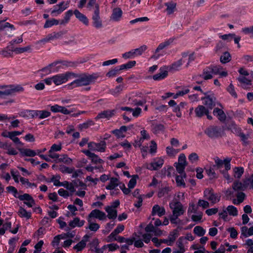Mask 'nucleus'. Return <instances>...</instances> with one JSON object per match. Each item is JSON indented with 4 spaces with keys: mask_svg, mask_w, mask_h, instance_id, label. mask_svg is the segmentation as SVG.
<instances>
[{
    "mask_svg": "<svg viewBox=\"0 0 253 253\" xmlns=\"http://www.w3.org/2000/svg\"><path fill=\"white\" fill-rule=\"evenodd\" d=\"M77 75L78 77H76L75 78H78V79L72 82L70 84V85H73L75 84V87L87 85L90 84L92 82H94L95 80H96L98 77V76L95 74H82Z\"/></svg>",
    "mask_w": 253,
    "mask_h": 253,
    "instance_id": "obj_1",
    "label": "nucleus"
},
{
    "mask_svg": "<svg viewBox=\"0 0 253 253\" xmlns=\"http://www.w3.org/2000/svg\"><path fill=\"white\" fill-rule=\"evenodd\" d=\"M204 133L211 139L221 137L224 133L223 129L219 126H210L204 130Z\"/></svg>",
    "mask_w": 253,
    "mask_h": 253,
    "instance_id": "obj_2",
    "label": "nucleus"
},
{
    "mask_svg": "<svg viewBox=\"0 0 253 253\" xmlns=\"http://www.w3.org/2000/svg\"><path fill=\"white\" fill-rule=\"evenodd\" d=\"M77 74L72 72H67L65 74H58L52 77L53 83L56 85H60L66 82L70 79L77 77Z\"/></svg>",
    "mask_w": 253,
    "mask_h": 253,
    "instance_id": "obj_3",
    "label": "nucleus"
},
{
    "mask_svg": "<svg viewBox=\"0 0 253 253\" xmlns=\"http://www.w3.org/2000/svg\"><path fill=\"white\" fill-rule=\"evenodd\" d=\"M204 197L212 204H214L220 201L221 196L219 194L214 193L212 189H206L204 192Z\"/></svg>",
    "mask_w": 253,
    "mask_h": 253,
    "instance_id": "obj_4",
    "label": "nucleus"
},
{
    "mask_svg": "<svg viewBox=\"0 0 253 253\" xmlns=\"http://www.w3.org/2000/svg\"><path fill=\"white\" fill-rule=\"evenodd\" d=\"M206 95L202 98V100L204 101V105L208 110H211L216 105V98L212 93L208 94V93H204Z\"/></svg>",
    "mask_w": 253,
    "mask_h": 253,
    "instance_id": "obj_5",
    "label": "nucleus"
},
{
    "mask_svg": "<svg viewBox=\"0 0 253 253\" xmlns=\"http://www.w3.org/2000/svg\"><path fill=\"white\" fill-rule=\"evenodd\" d=\"M214 160L215 164L214 166V167H216L217 169H220L224 166L226 171H228L230 169V162L231 158L227 157L225 158L223 160H222L218 157H215Z\"/></svg>",
    "mask_w": 253,
    "mask_h": 253,
    "instance_id": "obj_6",
    "label": "nucleus"
},
{
    "mask_svg": "<svg viewBox=\"0 0 253 253\" xmlns=\"http://www.w3.org/2000/svg\"><path fill=\"white\" fill-rule=\"evenodd\" d=\"M174 38H169L167 40H166L163 42L160 43L155 51V54L152 55L151 58L154 59H158L160 54H158V53L161 50H163L170 45L174 41Z\"/></svg>",
    "mask_w": 253,
    "mask_h": 253,
    "instance_id": "obj_7",
    "label": "nucleus"
},
{
    "mask_svg": "<svg viewBox=\"0 0 253 253\" xmlns=\"http://www.w3.org/2000/svg\"><path fill=\"white\" fill-rule=\"evenodd\" d=\"M92 19L93 20V25L95 28L98 29L102 27V21L99 16V8L98 4H95V10Z\"/></svg>",
    "mask_w": 253,
    "mask_h": 253,
    "instance_id": "obj_8",
    "label": "nucleus"
},
{
    "mask_svg": "<svg viewBox=\"0 0 253 253\" xmlns=\"http://www.w3.org/2000/svg\"><path fill=\"white\" fill-rule=\"evenodd\" d=\"M88 147L91 151L104 152L106 148V142L104 141H101L98 143L91 142L88 143Z\"/></svg>",
    "mask_w": 253,
    "mask_h": 253,
    "instance_id": "obj_9",
    "label": "nucleus"
},
{
    "mask_svg": "<svg viewBox=\"0 0 253 253\" xmlns=\"http://www.w3.org/2000/svg\"><path fill=\"white\" fill-rule=\"evenodd\" d=\"M169 207L173 210L172 213H175L178 216L184 213L183 206L179 202L170 203Z\"/></svg>",
    "mask_w": 253,
    "mask_h": 253,
    "instance_id": "obj_10",
    "label": "nucleus"
},
{
    "mask_svg": "<svg viewBox=\"0 0 253 253\" xmlns=\"http://www.w3.org/2000/svg\"><path fill=\"white\" fill-rule=\"evenodd\" d=\"M164 164V160L162 159H157L154 160L149 165H147V169L151 170H157L161 168Z\"/></svg>",
    "mask_w": 253,
    "mask_h": 253,
    "instance_id": "obj_11",
    "label": "nucleus"
},
{
    "mask_svg": "<svg viewBox=\"0 0 253 253\" xmlns=\"http://www.w3.org/2000/svg\"><path fill=\"white\" fill-rule=\"evenodd\" d=\"M115 110H107L103 111L99 113L97 116L95 118V119L97 121L100 119L106 118L109 119L112 117L115 113Z\"/></svg>",
    "mask_w": 253,
    "mask_h": 253,
    "instance_id": "obj_12",
    "label": "nucleus"
},
{
    "mask_svg": "<svg viewBox=\"0 0 253 253\" xmlns=\"http://www.w3.org/2000/svg\"><path fill=\"white\" fill-rule=\"evenodd\" d=\"M82 152L91 160L92 162L95 164H101L103 162V161L100 159L97 155L91 153L89 150H83Z\"/></svg>",
    "mask_w": 253,
    "mask_h": 253,
    "instance_id": "obj_13",
    "label": "nucleus"
},
{
    "mask_svg": "<svg viewBox=\"0 0 253 253\" xmlns=\"http://www.w3.org/2000/svg\"><path fill=\"white\" fill-rule=\"evenodd\" d=\"M50 111L53 113L60 112L65 115H68L71 113V111L68 110L65 107L57 104L50 106Z\"/></svg>",
    "mask_w": 253,
    "mask_h": 253,
    "instance_id": "obj_14",
    "label": "nucleus"
},
{
    "mask_svg": "<svg viewBox=\"0 0 253 253\" xmlns=\"http://www.w3.org/2000/svg\"><path fill=\"white\" fill-rule=\"evenodd\" d=\"M7 95L14 94L16 92H20L24 91V88L20 85H10L6 88Z\"/></svg>",
    "mask_w": 253,
    "mask_h": 253,
    "instance_id": "obj_15",
    "label": "nucleus"
},
{
    "mask_svg": "<svg viewBox=\"0 0 253 253\" xmlns=\"http://www.w3.org/2000/svg\"><path fill=\"white\" fill-rule=\"evenodd\" d=\"M196 116L201 118L207 113H209V110L203 105H199L195 109Z\"/></svg>",
    "mask_w": 253,
    "mask_h": 253,
    "instance_id": "obj_16",
    "label": "nucleus"
},
{
    "mask_svg": "<svg viewBox=\"0 0 253 253\" xmlns=\"http://www.w3.org/2000/svg\"><path fill=\"white\" fill-rule=\"evenodd\" d=\"M91 217H95L100 220H102L106 218V214L104 212L96 209L92 211L89 213L88 218L90 219Z\"/></svg>",
    "mask_w": 253,
    "mask_h": 253,
    "instance_id": "obj_17",
    "label": "nucleus"
},
{
    "mask_svg": "<svg viewBox=\"0 0 253 253\" xmlns=\"http://www.w3.org/2000/svg\"><path fill=\"white\" fill-rule=\"evenodd\" d=\"M182 65V59H179V60L174 62L170 66H169L167 67V69L170 72H173L175 71H177L179 70V68Z\"/></svg>",
    "mask_w": 253,
    "mask_h": 253,
    "instance_id": "obj_18",
    "label": "nucleus"
},
{
    "mask_svg": "<svg viewBox=\"0 0 253 253\" xmlns=\"http://www.w3.org/2000/svg\"><path fill=\"white\" fill-rule=\"evenodd\" d=\"M165 210L164 207H161L158 205L154 206L152 209V215H154L156 214L160 217L165 214Z\"/></svg>",
    "mask_w": 253,
    "mask_h": 253,
    "instance_id": "obj_19",
    "label": "nucleus"
},
{
    "mask_svg": "<svg viewBox=\"0 0 253 253\" xmlns=\"http://www.w3.org/2000/svg\"><path fill=\"white\" fill-rule=\"evenodd\" d=\"M74 14L76 17L84 24L85 25H87L88 24V20L87 17L84 14L81 13L78 10L75 9L74 11Z\"/></svg>",
    "mask_w": 253,
    "mask_h": 253,
    "instance_id": "obj_20",
    "label": "nucleus"
},
{
    "mask_svg": "<svg viewBox=\"0 0 253 253\" xmlns=\"http://www.w3.org/2000/svg\"><path fill=\"white\" fill-rule=\"evenodd\" d=\"M186 103L184 102H181L178 105L175 106L173 112L176 113L177 117L180 118L182 116V111L185 108Z\"/></svg>",
    "mask_w": 253,
    "mask_h": 253,
    "instance_id": "obj_21",
    "label": "nucleus"
},
{
    "mask_svg": "<svg viewBox=\"0 0 253 253\" xmlns=\"http://www.w3.org/2000/svg\"><path fill=\"white\" fill-rule=\"evenodd\" d=\"M17 149L23 156L34 157L36 155V153L34 150L30 149H23L21 148V147L19 148V147H17Z\"/></svg>",
    "mask_w": 253,
    "mask_h": 253,
    "instance_id": "obj_22",
    "label": "nucleus"
},
{
    "mask_svg": "<svg viewBox=\"0 0 253 253\" xmlns=\"http://www.w3.org/2000/svg\"><path fill=\"white\" fill-rule=\"evenodd\" d=\"M184 240V237H180L176 242V244L177 247L179 248V250L177 251H175L173 252V253H183L185 250L184 249V247L183 245V241Z\"/></svg>",
    "mask_w": 253,
    "mask_h": 253,
    "instance_id": "obj_23",
    "label": "nucleus"
},
{
    "mask_svg": "<svg viewBox=\"0 0 253 253\" xmlns=\"http://www.w3.org/2000/svg\"><path fill=\"white\" fill-rule=\"evenodd\" d=\"M167 6L166 11L168 14H171L176 10V3L173 1H169L165 3Z\"/></svg>",
    "mask_w": 253,
    "mask_h": 253,
    "instance_id": "obj_24",
    "label": "nucleus"
},
{
    "mask_svg": "<svg viewBox=\"0 0 253 253\" xmlns=\"http://www.w3.org/2000/svg\"><path fill=\"white\" fill-rule=\"evenodd\" d=\"M84 220H80L79 218L75 217L73 220L69 222V225L71 228H75L76 226L82 227L84 225Z\"/></svg>",
    "mask_w": 253,
    "mask_h": 253,
    "instance_id": "obj_25",
    "label": "nucleus"
},
{
    "mask_svg": "<svg viewBox=\"0 0 253 253\" xmlns=\"http://www.w3.org/2000/svg\"><path fill=\"white\" fill-rule=\"evenodd\" d=\"M232 188L235 191H242L246 190L243 183L239 180H235L232 184Z\"/></svg>",
    "mask_w": 253,
    "mask_h": 253,
    "instance_id": "obj_26",
    "label": "nucleus"
},
{
    "mask_svg": "<svg viewBox=\"0 0 253 253\" xmlns=\"http://www.w3.org/2000/svg\"><path fill=\"white\" fill-rule=\"evenodd\" d=\"M122 15V11L120 8H115L113 9L111 18L116 21L119 20Z\"/></svg>",
    "mask_w": 253,
    "mask_h": 253,
    "instance_id": "obj_27",
    "label": "nucleus"
},
{
    "mask_svg": "<svg viewBox=\"0 0 253 253\" xmlns=\"http://www.w3.org/2000/svg\"><path fill=\"white\" fill-rule=\"evenodd\" d=\"M213 114L214 116H216L218 119L222 121L225 120L226 116L224 112L220 109L215 108L213 111Z\"/></svg>",
    "mask_w": 253,
    "mask_h": 253,
    "instance_id": "obj_28",
    "label": "nucleus"
},
{
    "mask_svg": "<svg viewBox=\"0 0 253 253\" xmlns=\"http://www.w3.org/2000/svg\"><path fill=\"white\" fill-rule=\"evenodd\" d=\"M105 210L108 213L107 216L110 219H115L117 216V211L116 210L112 208V207H106Z\"/></svg>",
    "mask_w": 253,
    "mask_h": 253,
    "instance_id": "obj_29",
    "label": "nucleus"
},
{
    "mask_svg": "<svg viewBox=\"0 0 253 253\" xmlns=\"http://www.w3.org/2000/svg\"><path fill=\"white\" fill-rule=\"evenodd\" d=\"M178 231L176 229L173 230L170 233L168 237L169 240V246H171L175 241L176 238L178 237Z\"/></svg>",
    "mask_w": 253,
    "mask_h": 253,
    "instance_id": "obj_30",
    "label": "nucleus"
},
{
    "mask_svg": "<svg viewBox=\"0 0 253 253\" xmlns=\"http://www.w3.org/2000/svg\"><path fill=\"white\" fill-rule=\"evenodd\" d=\"M200 77L203 78L205 80L211 79L213 77L209 67L205 69L203 71V74L200 75Z\"/></svg>",
    "mask_w": 253,
    "mask_h": 253,
    "instance_id": "obj_31",
    "label": "nucleus"
},
{
    "mask_svg": "<svg viewBox=\"0 0 253 253\" xmlns=\"http://www.w3.org/2000/svg\"><path fill=\"white\" fill-rule=\"evenodd\" d=\"M8 136L17 145V147H19V148H20L23 146L24 144L11 131Z\"/></svg>",
    "mask_w": 253,
    "mask_h": 253,
    "instance_id": "obj_32",
    "label": "nucleus"
},
{
    "mask_svg": "<svg viewBox=\"0 0 253 253\" xmlns=\"http://www.w3.org/2000/svg\"><path fill=\"white\" fill-rule=\"evenodd\" d=\"M233 176L235 178L240 179L244 172L243 167H235L233 169Z\"/></svg>",
    "mask_w": 253,
    "mask_h": 253,
    "instance_id": "obj_33",
    "label": "nucleus"
},
{
    "mask_svg": "<svg viewBox=\"0 0 253 253\" xmlns=\"http://www.w3.org/2000/svg\"><path fill=\"white\" fill-rule=\"evenodd\" d=\"M231 60V56L230 54L227 52L225 51L223 52L222 55H221L220 57V61L223 64H225L230 61Z\"/></svg>",
    "mask_w": 253,
    "mask_h": 253,
    "instance_id": "obj_34",
    "label": "nucleus"
},
{
    "mask_svg": "<svg viewBox=\"0 0 253 253\" xmlns=\"http://www.w3.org/2000/svg\"><path fill=\"white\" fill-rule=\"evenodd\" d=\"M18 214L21 217H25L27 219H29L31 216V213L30 212H27L26 210L21 207L19 208Z\"/></svg>",
    "mask_w": 253,
    "mask_h": 253,
    "instance_id": "obj_35",
    "label": "nucleus"
},
{
    "mask_svg": "<svg viewBox=\"0 0 253 253\" xmlns=\"http://www.w3.org/2000/svg\"><path fill=\"white\" fill-rule=\"evenodd\" d=\"M57 62H53L43 68L40 71L45 73V75H48L51 73L52 67L55 66L57 64Z\"/></svg>",
    "mask_w": 253,
    "mask_h": 253,
    "instance_id": "obj_36",
    "label": "nucleus"
},
{
    "mask_svg": "<svg viewBox=\"0 0 253 253\" xmlns=\"http://www.w3.org/2000/svg\"><path fill=\"white\" fill-rule=\"evenodd\" d=\"M118 179L117 178L112 177L110 179L109 184L106 186V189L112 190L118 185Z\"/></svg>",
    "mask_w": 253,
    "mask_h": 253,
    "instance_id": "obj_37",
    "label": "nucleus"
},
{
    "mask_svg": "<svg viewBox=\"0 0 253 253\" xmlns=\"http://www.w3.org/2000/svg\"><path fill=\"white\" fill-rule=\"evenodd\" d=\"M56 163L63 162L66 164H69L72 162V159L68 158L67 155H61L60 158L59 157L57 160H54Z\"/></svg>",
    "mask_w": 253,
    "mask_h": 253,
    "instance_id": "obj_38",
    "label": "nucleus"
},
{
    "mask_svg": "<svg viewBox=\"0 0 253 253\" xmlns=\"http://www.w3.org/2000/svg\"><path fill=\"white\" fill-rule=\"evenodd\" d=\"M183 177H186V174L185 173H184L183 174H182V175H177L176 177L175 180L176 182V183L178 186H185V183L184 182V181L183 180Z\"/></svg>",
    "mask_w": 253,
    "mask_h": 253,
    "instance_id": "obj_39",
    "label": "nucleus"
},
{
    "mask_svg": "<svg viewBox=\"0 0 253 253\" xmlns=\"http://www.w3.org/2000/svg\"><path fill=\"white\" fill-rule=\"evenodd\" d=\"M5 20L6 19L0 21V31L3 30L6 28L14 30V26L8 22H4Z\"/></svg>",
    "mask_w": 253,
    "mask_h": 253,
    "instance_id": "obj_40",
    "label": "nucleus"
},
{
    "mask_svg": "<svg viewBox=\"0 0 253 253\" xmlns=\"http://www.w3.org/2000/svg\"><path fill=\"white\" fill-rule=\"evenodd\" d=\"M194 233L199 237L203 236L206 233L204 228L200 226H197L194 228Z\"/></svg>",
    "mask_w": 253,
    "mask_h": 253,
    "instance_id": "obj_41",
    "label": "nucleus"
},
{
    "mask_svg": "<svg viewBox=\"0 0 253 253\" xmlns=\"http://www.w3.org/2000/svg\"><path fill=\"white\" fill-rule=\"evenodd\" d=\"M31 50V46L28 45L24 47H16L13 50H12V51H14L17 54H19Z\"/></svg>",
    "mask_w": 253,
    "mask_h": 253,
    "instance_id": "obj_42",
    "label": "nucleus"
},
{
    "mask_svg": "<svg viewBox=\"0 0 253 253\" xmlns=\"http://www.w3.org/2000/svg\"><path fill=\"white\" fill-rule=\"evenodd\" d=\"M170 191V188L169 187H165L161 188L159 189V191L158 193V196L159 198H161L166 195V194H168Z\"/></svg>",
    "mask_w": 253,
    "mask_h": 253,
    "instance_id": "obj_43",
    "label": "nucleus"
},
{
    "mask_svg": "<svg viewBox=\"0 0 253 253\" xmlns=\"http://www.w3.org/2000/svg\"><path fill=\"white\" fill-rule=\"evenodd\" d=\"M168 76V71H164L161 73L155 74L153 78L155 81L160 80L164 79Z\"/></svg>",
    "mask_w": 253,
    "mask_h": 253,
    "instance_id": "obj_44",
    "label": "nucleus"
},
{
    "mask_svg": "<svg viewBox=\"0 0 253 253\" xmlns=\"http://www.w3.org/2000/svg\"><path fill=\"white\" fill-rule=\"evenodd\" d=\"M121 71L120 67H116L114 69L110 70L107 74L106 76L108 78H111L116 76L119 72Z\"/></svg>",
    "mask_w": 253,
    "mask_h": 253,
    "instance_id": "obj_45",
    "label": "nucleus"
},
{
    "mask_svg": "<svg viewBox=\"0 0 253 253\" xmlns=\"http://www.w3.org/2000/svg\"><path fill=\"white\" fill-rule=\"evenodd\" d=\"M136 64V61H130L127 62L126 64L121 65L119 66L121 70H125V69H128L131 68L133 66H135Z\"/></svg>",
    "mask_w": 253,
    "mask_h": 253,
    "instance_id": "obj_46",
    "label": "nucleus"
},
{
    "mask_svg": "<svg viewBox=\"0 0 253 253\" xmlns=\"http://www.w3.org/2000/svg\"><path fill=\"white\" fill-rule=\"evenodd\" d=\"M66 32L64 31H60L57 33L54 32L51 34H49V39H50L51 40L59 39Z\"/></svg>",
    "mask_w": 253,
    "mask_h": 253,
    "instance_id": "obj_47",
    "label": "nucleus"
},
{
    "mask_svg": "<svg viewBox=\"0 0 253 253\" xmlns=\"http://www.w3.org/2000/svg\"><path fill=\"white\" fill-rule=\"evenodd\" d=\"M72 183L73 184L74 188L75 187H81L82 189H85L86 188V184L81 181L80 179L73 180Z\"/></svg>",
    "mask_w": 253,
    "mask_h": 253,
    "instance_id": "obj_48",
    "label": "nucleus"
},
{
    "mask_svg": "<svg viewBox=\"0 0 253 253\" xmlns=\"http://www.w3.org/2000/svg\"><path fill=\"white\" fill-rule=\"evenodd\" d=\"M94 125V123L92 120H89L87 122L83 124H80L79 125V128L81 130H82L83 129H86L89 126H93Z\"/></svg>",
    "mask_w": 253,
    "mask_h": 253,
    "instance_id": "obj_49",
    "label": "nucleus"
},
{
    "mask_svg": "<svg viewBox=\"0 0 253 253\" xmlns=\"http://www.w3.org/2000/svg\"><path fill=\"white\" fill-rule=\"evenodd\" d=\"M17 198H18L20 201H26L25 202L32 201V202L33 203V198L29 194L26 193L23 195H18Z\"/></svg>",
    "mask_w": 253,
    "mask_h": 253,
    "instance_id": "obj_50",
    "label": "nucleus"
},
{
    "mask_svg": "<svg viewBox=\"0 0 253 253\" xmlns=\"http://www.w3.org/2000/svg\"><path fill=\"white\" fill-rule=\"evenodd\" d=\"M226 210L230 215L236 216L238 214L237 209L235 207L231 205L228 206Z\"/></svg>",
    "mask_w": 253,
    "mask_h": 253,
    "instance_id": "obj_51",
    "label": "nucleus"
},
{
    "mask_svg": "<svg viewBox=\"0 0 253 253\" xmlns=\"http://www.w3.org/2000/svg\"><path fill=\"white\" fill-rule=\"evenodd\" d=\"M147 47L146 45H143L139 48L133 50L134 56L141 55L142 53L147 49Z\"/></svg>",
    "mask_w": 253,
    "mask_h": 253,
    "instance_id": "obj_52",
    "label": "nucleus"
},
{
    "mask_svg": "<svg viewBox=\"0 0 253 253\" xmlns=\"http://www.w3.org/2000/svg\"><path fill=\"white\" fill-rule=\"evenodd\" d=\"M59 170L62 173H72L74 172V168H70L64 165L60 166Z\"/></svg>",
    "mask_w": 253,
    "mask_h": 253,
    "instance_id": "obj_53",
    "label": "nucleus"
},
{
    "mask_svg": "<svg viewBox=\"0 0 253 253\" xmlns=\"http://www.w3.org/2000/svg\"><path fill=\"white\" fill-rule=\"evenodd\" d=\"M61 186H64L65 188L69 190L71 192L73 193L75 191V189L74 188L73 183H69L68 181H65L62 182Z\"/></svg>",
    "mask_w": 253,
    "mask_h": 253,
    "instance_id": "obj_54",
    "label": "nucleus"
},
{
    "mask_svg": "<svg viewBox=\"0 0 253 253\" xmlns=\"http://www.w3.org/2000/svg\"><path fill=\"white\" fill-rule=\"evenodd\" d=\"M58 24H59V21L56 19H52L50 20H47L44 25V28H49L54 25H57Z\"/></svg>",
    "mask_w": 253,
    "mask_h": 253,
    "instance_id": "obj_55",
    "label": "nucleus"
},
{
    "mask_svg": "<svg viewBox=\"0 0 253 253\" xmlns=\"http://www.w3.org/2000/svg\"><path fill=\"white\" fill-rule=\"evenodd\" d=\"M88 222L89 223L88 228L92 231H96L99 228V225L96 223L91 222V219L88 218Z\"/></svg>",
    "mask_w": 253,
    "mask_h": 253,
    "instance_id": "obj_56",
    "label": "nucleus"
},
{
    "mask_svg": "<svg viewBox=\"0 0 253 253\" xmlns=\"http://www.w3.org/2000/svg\"><path fill=\"white\" fill-rule=\"evenodd\" d=\"M39 117L40 119H43L49 117L51 115V113L47 110H39Z\"/></svg>",
    "mask_w": 253,
    "mask_h": 253,
    "instance_id": "obj_57",
    "label": "nucleus"
},
{
    "mask_svg": "<svg viewBox=\"0 0 253 253\" xmlns=\"http://www.w3.org/2000/svg\"><path fill=\"white\" fill-rule=\"evenodd\" d=\"M138 178V175H133L131 179L129 180L128 183V187L129 188L132 189L134 187L136 184V179Z\"/></svg>",
    "mask_w": 253,
    "mask_h": 253,
    "instance_id": "obj_58",
    "label": "nucleus"
},
{
    "mask_svg": "<svg viewBox=\"0 0 253 253\" xmlns=\"http://www.w3.org/2000/svg\"><path fill=\"white\" fill-rule=\"evenodd\" d=\"M210 69L211 73L214 74L215 75L218 74L220 71V70L222 69V67L220 65L218 66H213L211 65L210 67H209Z\"/></svg>",
    "mask_w": 253,
    "mask_h": 253,
    "instance_id": "obj_59",
    "label": "nucleus"
},
{
    "mask_svg": "<svg viewBox=\"0 0 253 253\" xmlns=\"http://www.w3.org/2000/svg\"><path fill=\"white\" fill-rule=\"evenodd\" d=\"M99 244V241L97 239H94L89 244L90 247V250L91 251H95L98 248Z\"/></svg>",
    "mask_w": 253,
    "mask_h": 253,
    "instance_id": "obj_60",
    "label": "nucleus"
},
{
    "mask_svg": "<svg viewBox=\"0 0 253 253\" xmlns=\"http://www.w3.org/2000/svg\"><path fill=\"white\" fill-rule=\"evenodd\" d=\"M123 86L122 85H119L117 86L115 89H112L109 90L110 93L113 95H116L120 93L123 89Z\"/></svg>",
    "mask_w": 253,
    "mask_h": 253,
    "instance_id": "obj_61",
    "label": "nucleus"
},
{
    "mask_svg": "<svg viewBox=\"0 0 253 253\" xmlns=\"http://www.w3.org/2000/svg\"><path fill=\"white\" fill-rule=\"evenodd\" d=\"M86 243L84 241H80L73 248L74 250H77V252L81 251L85 248Z\"/></svg>",
    "mask_w": 253,
    "mask_h": 253,
    "instance_id": "obj_62",
    "label": "nucleus"
},
{
    "mask_svg": "<svg viewBox=\"0 0 253 253\" xmlns=\"http://www.w3.org/2000/svg\"><path fill=\"white\" fill-rule=\"evenodd\" d=\"M229 93L234 98L237 97V94L235 90L234 87L232 83H231L227 88Z\"/></svg>",
    "mask_w": 253,
    "mask_h": 253,
    "instance_id": "obj_63",
    "label": "nucleus"
},
{
    "mask_svg": "<svg viewBox=\"0 0 253 253\" xmlns=\"http://www.w3.org/2000/svg\"><path fill=\"white\" fill-rule=\"evenodd\" d=\"M237 80L240 83L242 84H246L247 85L251 84V81L245 77L240 76L238 78Z\"/></svg>",
    "mask_w": 253,
    "mask_h": 253,
    "instance_id": "obj_64",
    "label": "nucleus"
}]
</instances>
